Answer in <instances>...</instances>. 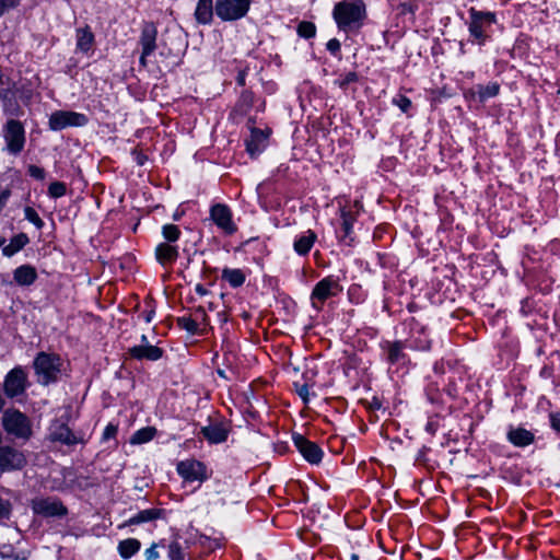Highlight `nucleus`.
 I'll use <instances>...</instances> for the list:
<instances>
[{"mask_svg":"<svg viewBox=\"0 0 560 560\" xmlns=\"http://www.w3.org/2000/svg\"><path fill=\"white\" fill-rule=\"evenodd\" d=\"M155 257L162 265L172 264L178 257V249L170 243H161L155 249Z\"/></svg>","mask_w":560,"mask_h":560,"instance_id":"412c9836","label":"nucleus"},{"mask_svg":"<svg viewBox=\"0 0 560 560\" xmlns=\"http://www.w3.org/2000/svg\"><path fill=\"white\" fill-rule=\"evenodd\" d=\"M28 174L36 178V179H44L45 178V171L44 168L36 166V165H30L28 166Z\"/></svg>","mask_w":560,"mask_h":560,"instance_id":"a18cd8bd","label":"nucleus"},{"mask_svg":"<svg viewBox=\"0 0 560 560\" xmlns=\"http://www.w3.org/2000/svg\"><path fill=\"white\" fill-rule=\"evenodd\" d=\"M13 279L19 285H31L37 279V271L31 265H23L14 270Z\"/></svg>","mask_w":560,"mask_h":560,"instance_id":"aec40b11","label":"nucleus"},{"mask_svg":"<svg viewBox=\"0 0 560 560\" xmlns=\"http://www.w3.org/2000/svg\"><path fill=\"white\" fill-rule=\"evenodd\" d=\"M162 514V511L159 509H148L140 511L137 515L130 517L128 521L124 523L122 526H131L139 525L145 522H151L159 518Z\"/></svg>","mask_w":560,"mask_h":560,"instance_id":"393cba45","label":"nucleus"},{"mask_svg":"<svg viewBox=\"0 0 560 560\" xmlns=\"http://www.w3.org/2000/svg\"><path fill=\"white\" fill-rule=\"evenodd\" d=\"M145 558H147V560H155L159 558V552L155 549V545H153L149 549H147Z\"/></svg>","mask_w":560,"mask_h":560,"instance_id":"603ef678","label":"nucleus"},{"mask_svg":"<svg viewBox=\"0 0 560 560\" xmlns=\"http://www.w3.org/2000/svg\"><path fill=\"white\" fill-rule=\"evenodd\" d=\"M0 97L3 102V110L10 116L20 115V106L15 100V83L13 86H7L0 91Z\"/></svg>","mask_w":560,"mask_h":560,"instance_id":"a211bd4d","label":"nucleus"},{"mask_svg":"<svg viewBox=\"0 0 560 560\" xmlns=\"http://www.w3.org/2000/svg\"><path fill=\"white\" fill-rule=\"evenodd\" d=\"M168 557L171 560H184V551L179 542L173 541L168 546Z\"/></svg>","mask_w":560,"mask_h":560,"instance_id":"a19ab883","label":"nucleus"},{"mask_svg":"<svg viewBox=\"0 0 560 560\" xmlns=\"http://www.w3.org/2000/svg\"><path fill=\"white\" fill-rule=\"evenodd\" d=\"M192 319H197L198 326L200 324H207L208 316L202 307H198L191 315Z\"/></svg>","mask_w":560,"mask_h":560,"instance_id":"c03bdc74","label":"nucleus"},{"mask_svg":"<svg viewBox=\"0 0 560 560\" xmlns=\"http://www.w3.org/2000/svg\"><path fill=\"white\" fill-rule=\"evenodd\" d=\"M129 353L132 358L138 359V360L145 359V360H150V361H156L162 357L163 351H162V349H160L156 346L140 345V346L132 347L129 350Z\"/></svg>","mask_w":560,"mask_h":560,"instance_id":"6ab92c4d","label":"nucleus"},{"mask_svg":"<svg viewBox=\"0 0 560 560\" xmlns=\"http://www.w3.org/2000/svg\"><path fill=\"white\" fill-rule=\"evenodd\" d=\"M500 85L495 82H491L487 85H477L475 93L479 96L480 101H485L489 97H493L499 93Z\"/></svg>","mask_w":560,"mask_h":560,"instance_id":"2f4dec72","label":"nucleus"},{"mask_svg":"<svg viewBox=\"0 0 560 560\" xmlns=\"http://www.w3.org/2000/svg\"><path fill=\"white\" fill-rule=\"evenodd\" d=\"M508 439L515 446L524 447L533 443L534 434L523 428H516L509 431Z\"/></svg>","mask_w":560,"mask_h":560,"instance_id":"4be33fe9","label":"nucleus"},{"mask_svg":"<svg viewBox=\"0 0 560 560\" xmlns=\"http://www.w3.org/2000/svg\"><path fill=\"white\" fill-rule=\"evenodd\" d=\"M27 383V375L21 366H16L11 370L3 383L4 394L10 397H16L24 393Z\"/></svg>","mask_w":560,"mask_h":560,"instance_id":"9d476101","label":"nucleus"},{"mask_svg":"<svg viewBox=\"0 0 560 560\" xmlns=\"http://www.w3.org/2000/svg\"><path fill=\"white\" fill-rule=\"evenodd\" d=\"M211 218L225 233L233 234L236 231V225L232 221V212L225 205L218 203L213 206Z\"/></svg>","mask_w":560,"mask_h":560,"instance_id":"2eb2a0df","label":"nucleus"},{"mask_svg":"<svg viewBox=\"0 0 560 560\" xmlns=\"http://www.w3.org/2000/svg\"><path fill=\"white\" fill-rule=\"evenodd\" d=\"M293 441L300 453L307 462L318 464L322 460L323 452L317 444L306 440L301 434L293 435Z\"/></svg>","mask_w":560,"mask_h":560,"instance_id":"4468645a","label":"nucleus"},{"mask_svg":"<svg viewBox=\"0 0 560 560\" xmlns=\"http://www.w3.org/2000/svg\"><path fill=\"white\" fill-rule=\"evenodd\" d=\"M94 43V35L89 26L79 28L77 31V47L79 50L86 52L89 51Z\"/></svg>","mask_w":560,"mask_h":560,"instance_id":"cd10ccee","label":"nucleus"},{"mask_svg":"<svg viewBox=\"0 0 560 560\" xmlns=\"http://www.w3.org/2000/svg\"><path fill=\"white\" fill-rule=\"evenodd\" d=\"M5 12V10L3 9L2 4H0V16Z\"/></svg>","mask_w":560,"mask_h":560,"instance_id":"e2e57ef3","label":"nucleus"},{"mask_svg":"<svg viewBox=\"0 0 560 560\" xmlns=\"http://www.w3.org/2000/svg\"><path fill=\"white\" fill-rule=\"evenodd\" d=\"M341 218L345 234L349 235L355 218L350 211H347L346 209H341Z\"/></svg>","mask_w":560,"mask_h":560,"instance_id":"ea45409f","label":"nucleus"},{"mask_svg":"<svg viewBox=\"0 0 560 560\" xmlns=\"http://www.w3.org/2000/svg\"><path fill=\"white\" fill-rule=\"evenodd\" d=\"M34 369L38 382L47 385L57 380L60 373V359L57 355L40 352L34 361Z\"/></svg>","mask_w":560,"mask_h":560,"instance_id":"7ed1b4c3","label":"nucleus"},{"mask_svg":"<svg viewBox=\"0 0 560 560\" xmlns=\"http://www.w3.org/2000/svg\"><path fill=\"white\" fill-rule=\"evenodd\" d=\"M358 80V75L355 72H349L343 78L336 81V83L341 88L345 89L348 84L355 82Z\"/></svg>","mask_w":560,"mask_h":560,"instance_id":"37998d69","label":"nucleus"},{"mask_svg":"<svg viewBox=\"0 0 560 560\" xmlns=\"http://www.w3.org/2000/svg\"><path fill=\"white\" fill-rule=\"evenodd\" d=\"M117 431H118L117 427L109 423L104 430V434H103L104 440L115 438L117 434Z\"/></svg>","mask_w":560,"mask_h":560,"instance_id":"de8ad7c7","label":"nucleus"},{"mask_svg":"<svg viewBox=\"0 0 560 560\" xmlns=\"http://www.w3.org/2000/svg\"><path fill=\"white\" fill-rule=\"evenodd\" d=\"M27 464L25 454L10 445L0 446V471L21 470Z\"/></svg>","mask_w":560,"mask_h":560,"instance_id":"0eeeda50","label":"nucleus"},{"mask_svg":"<svg viewBox=\"0 0 560 560\" xmlns=\"http://www.w3.org/2000/svg\"><path fill=\"white\" fill-rule=\"evenodd\" d=\"M393 103L398 106L401 112L407 113L411 107V101L405 95L394 97Z\"/></svg>","mask_w":560,"mask_h":560,"instance_id":"79ce46f5","label":"nucleus"},{"mask_svg":"<svg viewBox=\"0 0 560 560\" xmlns=\"http://www.w3.org/2000/svg\"><path fill=\"white\" fill-rule=\"evenodd\" d=\"M3 137L7 143V150L11 154H19L25 144V131L23 125L15 120L10 119L3 128Z\"/></svg>","mask_w":560,"mask_h":560,"instance_id":"39448f33","label":"nucleus"},{"mask_svg":"<svg viewBox=\"0 0 560 560\" xmlns=\"http://www.w3.org/2000/svg\"><path fill=\"white\" fill-rule=\"evenodd\" d=\"M332 15L339 28L345 31L357 28L365 18V5L361 0L341 1L335 5Z\"/></svg>","mask_w":560,"mask_h":560,"instance_id":"f257e3e1","label":"nucleus"},{"mask_svg":"<svg viewBox=\"0 0 560 560\" xmlns=\"http://www.w3.org/2000/svg\"><path fill=\"white\" fill-rule=\"evenodd\" d=\"M327 49L331 51L332 54H336L340 49V43L338 39L332 38L327 43Z\"/></svg>","mask_w":560,"mask_h":560,"instance_id":"8fccbe9b","label":"nucleus"},{"mask_svg":"<svg viewBox=\"0 0 560 560\" xmlns=\"http://www.w3.org/2000/svg\"><path fill=\"white\" fill-rule=\"evenodd\" d=\"M315 241H316L315 232L308 230L304 235L300 236L294 242V250L299 255H306L311 250V248L314 245Z\"/></svg>","mask_w":560,"mask_h":560,"instance_id":"bb28decb","label":"nucleus"},{"mask_svg":"<svg viewBox=\"0 0 560 560\" xmlns=\"http://www.w3.org/2000/svg\"><path fill=\"white\" fill-rule=\"evenodd\" d=\"M222 279L228 281L233 288H237L245 282L246 276L241 269L224 268L222 270Z\"/></svg>","mask_w":560,"mask_h":560,"instance_id":"c85d7f7f","label":"nucleus"},{"mask_svg":"<svg viewBox=\"0 0 560 560\" xmlns=\"http://www.w3.org/2000/svg\"><path fill=\"white\" fill-rule=\"evenodd\" d=\"M350 560H359V556L353 553L351 555Z\"/></svg>","mask_w":560,"mask_h":560,"instance_id":"052dcab7","label":"nucleus"},{"mask_svg":"<svg viewBox=\"0 0 560 560\" xmlns=\"http://www.w3.org/2000/svg\"><path fill=\"white\" fill-rule=\"evenodd\" d=\"M48 440L67 446L83 443V439L81 436H78L66 423L58 420L50 424Z\"/></svg>","mask_w":560,"mask_h":560,"instance_id":"9b49d317","label":"nucleus"},{"mask_svg":"<svg viewBox=\"0 0 560 560\" xmlns=\"http://www.w3.org/2000/svg\"><path fill=\"white\" fill-rule=\"evenodd\" d=\"M237 82L238 84L241 85H244L245 84V74L244 73H240L238 77H237Z\"/></svg>","mask_w":560,"mask_h":560,"instance_id":"13d9d810","label":"nucleus"},{"mask_svg":"<svg viewBox=\"0 0 560 560\" xmlns=\"http://www.w3.org/2000/svg\"><path fill=\"white\" fill-rule=\"evenodd\" d=\"M196 292L199 293L200 295L207 294V290L201 284H198L196 287Z\"/></svg>","mask_w":560,"mask_h":560,"instance_id":"4d7b16f0","label":"nucleus"},{"mask_svg":"<svg viewBox=\"0 0 560 560\" xmlns=\"http://www.w3.org/2000/svg\"><path fill=\"white\" fill-rule=\"evenodd\" d=\"M67 187L62 182H54L48 187V194L52 198H59L66 195Z\"/></svg>","mask_w":560,"mask_h":560,"instance_id":"58836bf2","label":"nucleus"},{"mask_svg":"<svg viewBox=\"0 0 560 560\" xmlns=\"http://www.w3.org/2000/svg\"><path fill=\"white\" fill-rule=\"evenodd\" d=\"M10 197V190L5 189L0 194V211L4 208Z\"/></svg>","mask_w":560,"mask_h":560,"instance_id":"5fc2aeb1","label":"nucleus"},{"mask_svg":"<svg viewBox=\"0 0 560 560\" xmlns=\"http://www.w3.org/2000/svg\"><path fill=\"white\" fill-rule=\"evenodd\" d=\"M177 472L186 481H205L208 478L206 466L196 459H186L177 464Z\"/></svg>","mask_w":560,"mask_h":560,"instance_id":"f8f14e48","label":"nucleus"},{"mask_svg":"<svg viewBox=\"0 0 560 560\" xmlns=\"http://www.w3.org/2000/svg\"><path fill=\"white\" fill-rule=\"evenodd\" d=\"M469 33L479 42V44H482L487 38L485 34L486 27L495 22V15L492 12L477 11L475 8L469 10Z\"/></svg>","mask_w":560,"mask_h":560,"instance_id":"423d86ee","label":"nucleus"},{"mask_svg":"<svg viewBox=\"0 0 560 560\" xmlns=\"http://www.w3.org/2000/svg\"><path fill=\"white\" fill-rule=\"evenodd\" d=\"M3 430L8 435L22 442H27L33 435L31 419L18 409H7L1 419Z\"/></svg>","mask_w":560,"mask_h":560,"instance_id":"f03ea898","label":"nucleus"},{"mask_svg":"<svg viewBox=\"0 0 560 560\" xmlns=\"http://www.w3.org/2000/svg\"><path fill=\"white\" fill-rule=\"evenodd\" d=\"M316 27L312 22L303 21L298 26V34L304 38H312L315 36Z\"/></svg>","mask_w":560,"mask_h":560,"instance_id":"c9c22d12","label":"nucleus"},{"mask_svg":"<svg viewBox=\"0 0 560 560\" xmlns=\"http://www.w3.org/2000/svg\"><path fill=\"white\" fill-rule=\"evenodd\" d=\"M269 133V129L260 130L255 127H250V136L246 140V150L250 156L254 158L262 152L267 145Z\"/></svg>","mask_w":560,"mask_h":560,"instance_id":"dca6fc26","label":"nucleus"},{"mask_svg":"<svg viewBox=\"0 0 560 560\" xmlns=\"http://www.w3.org/2000/svg\"><path fill=\"white\" fill-rule=\"evenodd\" d=\"M158 28L154 23H144L141 30L140 45L142 54L140 56V63L147 66V57L156 49Z\"/></svg>","mask_w":560,"mask_h":560,"instance_id":"ddd939ff","label":"nucleus"},{"mask_svg":"<svg viewBox=\"0 0 560 560\" xmlns=\"http://www.w3.org/2000/svg\"><path fill=\"white\" fill-rule=\"evenodd\" d=\"M24 214L25 219L32 222L38 230H40L44 226V221L32 207H26L24 209Z\"/></svg>","mask_w":560,"mask_h":560,"instance_id":"4c0bfd02","label":"nucleus"},{"mask_svg":"<svg viewBox=\"0 0 560 560\" xmlns=\"http://www.w3.org/2000/svg\"><path fill=\"white\" fill-rule=\"evenodd\" d=\"M213 16V2L212 0H199L195 11L196 20L201 24H208Z\"/></svg>","mask_w":560,"mask_h":560,"instance_id":"b1692460","label":"nucleus"},{"mask_svg":"<svg viewBox=\"0 0 560 560\" xmlns=\"http://www.w3.org/2000/svg\"><path fill=\"white\" fill-rule=\"evenodd\" d=\"M140 547H141V544L138 539L128 538V539L121 540L119 542L118 551L122 558L128 559V558L132 557L135 553H137L139 551Z\"/></svg>","mask_w":560,"mask_h":560,"instance_id":"c756f323","label":"nucleus"},{"mask_svg":"<svg viewBox=\"0 0 560 560\" xmlns=\"http://www.w3.org/2000/svg\"><path fill=\"white\" fill-rule=\"evenodd\" d=\"M253 105V95L249 92H244L240 98V102L235 108V112H240L242 115L246 114Z\"/></svg>","mask_w":560,"mask_h":560,"instance_id":"e433bc0d","label":"nucleus"},{"mask_svg":"<svg viewBox=\"0 0 560 560\" xmlns=\"http://www.w3.org/2000/svg\"><path fill=\"white\" fill-rule=\"evenodd\" d=\"M11 512V504L8 501L0 499V520L9 517Z\"/></svg>","mask_w":560,"mask_h":560,"instance_id":"49530a36","label":"nucleus"},{"mask_svg":"<svg viewBox=\"0 0 560 560\" xmlns=\"http://www.w3.org/2000/svg\"><path fill=\"white\" fill-rule=\"evenodd\" d=\"M177 324L180 328L187 330L188 332L195 334L198 331L197 319H192L191 316H183L177 318Z\"/></svg>","mask_w":560,"mask_h":560,"instance_id":"473e14b6","label":"nucleus"},{"mask_svg":"<svg viewBox=\"0 0 560 560\" xmlns=\"http://www.w3.org/2000/svg\"><path fill=\"white\" fill-rule=\"evenodd\" d=\"M19 2L20 0H0V4H2L5 12L12 8H15Z\"/></svg>","mask_w":560,"mask_h":560,"instance_id":"3c124183","label":"nucleus"},{"mask_svg":"<svg viewBox=\"0 0 560 560\" xmlns=\"http://www.w3.org/2000/svg\"><path fill=\"white\" fill-rule=\"evenodd\" d=\"M34 513L44 517L65 516L68 513L67 508L57 498H37L32 501Z\"/></svg>","mask_w":560,"mask_h":560,"instance_id":"1a4fd4ad","label":"nucleus"},{"mask_svg":"<svg viewBox=\"0 0 560 560\" xmlns=\"http://www.w3.org/2000/svg\"><path fill=\"white\" fill-rule=\"evenodd\" d=\"M7 86H13V81L0 72V91Z\"/></svg>","mask_w":560,"mask_h":560,"instance_id":"864d4df0","label":"nucleus"},{"mask_svg":"<svg viewBox=\"0 0 560 560\" xmlns=\"http://www.w3.org/2000/svg\"><path fill=\"white\" fill-rule=\"evenodd\" d=\"M404 345L401 342L390 343L388 347V360L392 363L398 362L402 357Z\"/></svg>","mask_w":560,"mask_h":560,"instance_id":"72a5a7b5","label":"nucleus"},{"mask_svg":"<svg viewBox=\"0 0 560 560\" xmlns=\"http://www.w3.org/2000/svg\"><path fill=\"white\" fill-rule=\"evenodd\" d=\"M5 243V238L4 237H0V247H2Z\"/></svg>","mask_w":560,"mask_h":560,"instance_id":"680f3d73","label":"nucleus"},{"mask_svg":"<svg viewBox=\"0 0 560 560\" xmlns=\"http://www.w3.org/2000/svg\"><path fill=\"white\" fill-rule=\"evenodd\" d=\"M162 234L168 243H172L179 238L180 231L177 225L166 224L162 229Z\"/></svg>","mask_w":560,"mask_h":560,"instance_id":"f704fd0d","label":"nucleus"},{"mask_svg":"<svg viewBox=\"0 0 560 560\" xmlns=\"http://www.w3.org/2000/svg\"><path fill=\"white\" fill-rule=\"evenodd\" d=\"M338 284L336 281L330 278H325L320 280L314 288L312 292L313 305L317 306V302L323 303L329 296L334 295V290L337 289Z\"/></svg>","mask_w":560,"mask_h":560,"instance_id":"f3484780","label":"nucleus"},{"mask_svg":"<svg viewBox=\"0 0 560 560\" xmlns=\"http://www.w3.org/2000/svg\"><path fill=\"white\" fill-rule=\"evenodd\" d=\"M28 236L25 233H19L11 238L7 246H3L2 254L11 257L28 244Z\"/></svg>","mask_w":560,"mask_h":560,"instance_id":"a878e982","label":"nucleus"},{"mask_svg":"<svg viewBox=\"0 0 560 560\" xmlns=\"http://www.w3.org/2000/svg\"><path fill=\"white\" fill-rule=\"evenodd\" d=\"M296 390H298L299 396L303 399V401L307 402L308 395H310L308 386L306 384H303V385L299 386Z\"/></svg>","mask_w":560,"mask_h":560,"instance_id":"09e8293b","label":"nucleus"},{"mask_svg":"<svg viewBox=\"0 0 560 560\" xmlns=\"http://www.w3.org/2000/svg\"><path fill=\"white\" fill-rule=\"evenodd\" d=\"M154 312L153 311H149L145 316H144V319L147 323H150L151 319H152V316H153Z\"/></svg>","mask_w":560,"mask_h":560,"instance_id":"bf43d9fd","label":"nucleus"},{"mask_svg":"<svg viewBox=\"0 0 560 560\" xmlns=\"http://www.w3.org/2000/svg\"><path fill=\"white\" fill-rule=\"evenodd\" d=\"M156 433L155 428L147 427L138 430L130 439L131 444H142L151 441Z\"/></svg>","mask_w":560,"mask_h":560,"instance_id":"7c9ffc66","label":"nucleus"},{"mask_svg":"<svg viewBox=\"0 0 560 560\" xmlns=\"http://www.w3.org/2000/svg\"><path fill=\"white\" fill-rule=\"evenodd\" d=\"M551 427L560 432V415L551 416Z\"/></svg>","mask_w":560,"mask_h":560,"instance_id":"6e6d98bb","label":"nucleus"},{"mask_svg":"<svg viewBox=\"0 0 560 560\" xmlns=\"http://www.w3.org/2000/svg\"><path fill=\"white\" fill-rule=\"evenodd\" d=\"M201 433L210 443H221L228 438V431L221 424L203 427Z\"/></svg>","mask_w":560,"mask_h":560,"instance_id":"5701e85b","label":"nucleus"},{"mask_svg":"<svg viewBox=\"0 0 560 560\" xmlns=\"http://www.w3.org/2000/svg\"><path fill=\"white\" fill-rule=\"evenodd\" d=\"M250 0H217L215 13L223 21L243 18L249 9Z\"/></svg>","mask_w":560,"mask_h":560,"instance_id":"20e7f679","label":"nucleus"},{"mask_svg":"<svg viewBox=\"0 0 560 560\" xmlns=\"http://www.w3.org/2000/svg\"><path fill=\"white\" fill-rule=\"evenodd\" d=\"M88 124V117L83 114L70 110H57L50 115L49 127L51 130H61L67 127H82Z\"/></svg>","mask_w":560,"mask_h":560,"instance_id":"6e6552de","label":"nucleus"}]
</instances>
